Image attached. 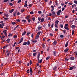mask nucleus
Returning a JSON list of instances; mask_svg holds the SVG:
<instances>
[{
  "mask_svg": "<svg viewBox=\"0 0 77 77\" xmlns=\"http://www.w3.org/2000/svg\"><path fill=\"white\" fill-rule=\"evenodd\" d=\"M74 30H72V35H74Z\"/></svg>",
  "mask_w": 77,
  "mask_h": 77,
  "instance_id": "c9c22d12",
  "label": "nucleus"
},
{
  "mask_svg": "<svg viewBox=\"0 0 77 77\" xmlns=\"http://www.w3.org/2000/svg\"><path fill=\"white\" fill-rule=\"evenodd\" d=\"M15 44H16V42H15L14 43V44L13 46V47H15Z\"/></svg>",
  "mask_w": 77,
  "mask_h": 77,
  "instance_id": "de8ad7c7",
  "label": "nucleus"
},
{
  "mask_svg": "<svg viewBox=\"0 0 77 77\" xmlns=\"http://www.w3.org/2000/svg\"><path fill=\"white\" fill-rule=\"evenodd\" d=\"M75 53L76 54V57H77V52H76V51L75 52Z\"/></svg>",
  "mask_w": 77,
  "mask_h": 77,
  "instance_id": "774afa93",
  "label": "nucleus"
},
{
  "mask_svg": "<svg viewBox=\"0 0 77 77\" xmlns=\"http://www.w3.org/2000/svg\"><path fill=\"white\" fill-rule=\"evenodd\" d=\"M23 37H22V38H21L20 40V41H23Z\"/></svg>",
  "mask_w": 77,
  "mask_h": 77,
  "instance_id": "0e129e2a",
  "label": "nucleus"
},
{
  "mask_svg": "<svg viewBox=\"0 0 77 77\" xmlns=\"http://www.w3.org/2000/svg\"><path fill=\"white\" fill-rule=\"evenodd\" d=\"M57 69V66H55L54 67H53V71H56V69Z\"/></svg>",
  "mask_w": 77,
  "mask_h": 77,
  "instance_id": "9d476101",
  "label": "nucleus"
},
{
  "mask_svg": "<svg viewBox=\"0 0 77 77\" xmlns=\"http://www.w3.org/2000/svg\"><path fill=\"white\" fill-rule=\"evenodd\" d=\"M20 11L22 13H23V12H24V11H25V10H24L21 9Z\"/></svg>",
  "mask_w": 77,
  "mask_h": 77,
  "instance_id": "72a5a7b5",
  "label": "nucleus"
},
{
  "mask_svg": "<svg viewBox=\"0 0 77 77\" xmlns=\"http://www.w3.org/2000/svg\"><path fill=\"white\" fill-rule=\"evenodd\" d=\"M68 45V42H67L65 44V47H67Z\"/></svg>",
  "mask_w": 77,
  "mask_h": 77,
  "instance_id": "aec40b11",
  "label": "nucleus"
},
{
  "mask_svg": "<svg viewBox=\"0 0 77 77\" xmlns=\"http://www.w3.org/2000/svg\"><path fill=\"white\" fill-rule=\"evenodd\" d=\"M19 49V47H16V48L15 50H16V51H17V50H18V49Z\"/></svg>",
  "mask_w": 77,
  "mask_h": 77,
  "instance_id": "79ce46f5",
  "label": "nucleus"
},
{
  "mask_svg": "<svg viewBox=\"0 0 77 77\" xmlns=\"http://www.w3.org/2000/svg\"><path fill=\"white\" fill-rule=\"evenodd\" d=\"M22 22L23 23H26V22H27V20H23Z\"/></svg>",
  "mask_w": 77,
  "mask_h": 77,
  "instance_id": "f704fd0d",
  "label": "nucleus"
},
{
  "mask_svg": "<svg viewBox=\"0 0 77 77\" xmlns=\"http://www.w3.org/2000/svg\"><path fill=\"white\" fill-rule=\"evenodd\" d=\"M65 27H67V26H68V24H66L65 25Z\"/></svg>",
  "mask_w": 77,
  "mask_h": 77,
  "instance_id": "338daca9",
  "label": "nucleus"
},
{
  "mask_svg": "<svg viewBox=\"0 0 77 77\" xmlns=\"http://www.w3.org/2000/svg\"><path fill=\"white\" fill-rule=\"evenodd\" d=\"M4 34L5 35V36H6V37L8 36V34L6 33V32H3Z\"/></svg>",
  "mask_w": 77,
  "mask_h": 77,
  "instance_id": "a878e982",
  "label": "nucleus"
},
{
  "mask_svg": "<svg viewBox=\"0 0 77 77\" xmlns=\"http://www.w3.org/2000/svg\"><path fill=\"white\" fill-rule=\"evenodd\" d=\"M64 29H66L67 30H69V28H68V27L65 26L64 27Z\"/></svg>",
  "mask_w": 77,
  "mask_h": 77,
  "instance_id": "7c9ffc66",
  "label": "nucleus"
},
{
  "mask_svg": "<svg viewBox=\"0 0 77 77\" xmlns=\"http://www.w3.org/2000/svg\"><path fill=\"white\" fill-rule=\"evenodd\" d=\"M54 26V23H53L52 24L51 26V27L52 28H53V27Z\"/></svg>",
  "mask_w": 77,
  "mask_h": 77,
  "instance_id": "680f3d73",
  "label": "nucleus"
},
{
  "mask_svg": "<svg viewBox=\"0 0 77 77\" xmlns=\"http://www.w3.org/2000/svg\"><path fill=\"white\" fill-rule=\"evenodd\" d=\"M4 15H5V16L6 17H9V14H6V13H5L4 14Z\"/></svg>",
  "mask_w": 77,
  "mask_h": 77,
  "instance_id": "6ab92c4d",
  "label": "nucleus"
},
{
  "mask_svg": "<svg viewBox=\"0 0 77 77\" xmlns=\"http://www.w3.org/2000/svg\"><path fill=\"white\" fill-rule=\"evenodd\" d=\"M61 12H62V11H61V10H60L57 12L56 13L59 16V15H60V13H61Z\"/></svg>",
  "mask_w": 77,
  "mask_h": 77,
  "instance_id": "f03ea898",
  "label": "nucleus"
},
{
  "mask_svg": "<svg viewBox=\"0 0 77 77\" xmlns=\"http://www.w3.org/2000/svg\"><path fill=\"white\" fill-rule=\"evenodd\" d=\"M38 60V63H41L42 62V59H41L40 60H39V59Z\"/></svg>",
  "mask_w": 77,
  "mask_h": 77,
  "instance_id": "39448f33",
  "label": "nucleus"
},
{
  "mask_svg": "<svg viewBox=\"0 0 77 77\" xmlns=\"http://www.w3.org/2000/svg\"><path fill=\"white\" fill-rule=\"evenodd\" d=\"M21 0H19L17 2V3H21Z\"/></svg>",
  "mask_w": 77,
  "mask_h": 77,
  "instance_id": "3c124183",
  "label": "nucleus"
},
{
  "mask_svg": "<svg viewBox=\"0 0 77 77\" xmlns=\"http://www.w3.org/2000/svg\"><path fill=\"white\" fill-rule=\"evenodd\" d=\"M31 19H27V21H28V23H30V21H31Z\"/></svg>",
  "mask_w": 77,
  "mask_h": 77,
  "instance_id": "b1692460",
  "label": "nucleus"
},
{
  "mask_svg": "<svg viewBox=\"0 0 77 77\" xmlns=\"http://www.w3.org/2000/svg\"><path fill=\"white\" fill-rule=\"evenodd\" d=\"M31 37H32V38H33V33L32 34Z\"/></svg>",
  "mask_w": 77,
  "mask_h": 77,
  "instance_id": "69168bd1",
  "label": "nucleus"
},
{
  "mask_svg": "<svg viewBox=\"0 0 77 77\" xmlns=\"http://www.w3.org/2000/svg\"><path fill=\"white\" fill-rule=\"evenodd\" d=\"M30 14H33L34 13L33 11H31L30 12Z\"/></svg>",
  "mask_w": 77,
  "mask_h": 77,
  "instance_id": "4d7b16f0",
  "label": "nucleus"
},
{
  "mask_svg": "<svg viewBox=\"0 0 77 77\" xmlns=\"http://www.w3.org/2000/svg\"><path fill=\"white\" fill-rule=\"evenodd\" d=\"M41 17H38V21H41Z\"/></svg>",
  "mask_w": 77,
  "mask_h": 77,
  "instance_id": "473e14b6",
  "label": "nucleus"
},
{
  "mask_svg": "<svg viewBox=\"0 0 77 77\" xmlns=\"http://www.w3.org/2000/svg\"><path fill=\"white\" fill-rule=\"evenodd\" d=\"M74 2L75 4H77V1L76 0H75L74 1Z\"/></svg>",
  "mask_w": 77,
  "mask_h": 77,
  "instance_id": "8fccbe9b",
  "label": "nucleus"
},
{
  "mask_svg": "<svg viewBox=\"0 0 77 77\" xmlns=\"http://www.w3.org/2000/svg\"><path fill=\"white\" fill-rule=\"evenodd\" d=\"M39 35H37L36 36L35 39H37L39 38Z\"/></svg>",
  "mask_w": 77,
  "mask_h": 77,
  "instance_id": "f8f14e48",
  "label": "nucleus"
},
{
  "mask_svg": "<svg viewBox=\"0 0 77 77\" xmlns=\"http://www.w3.org/2000/svg\"><path fill=\"white\" fill-rule=\"evenodd\" d=\"M6 53H7V56L8 57V56L10 55V51L8 50H7Z\"/></svg>",
  "mask_w": 77,
  "mask_h": 77,
  "instance_id": "f257e3e1",
  "label": "nucleus"
},
{
  "mask_svg": "<svg viewBox=\"0 0 77 77\" xmlns=\"http://www.w3.org/2000/svg\"><path fill=\"white\" fill-rule=\"evenodd\" d=\"M17 13H18V11H17V10H16V11H15L14 13H13V16H14V17H15L16 16Z\"/></svg>",
  "mask_w": 77,
  "mask_h": 77,
  "instance_id": "7ed1b4c3",
  "label": "nucleus"
},
{
  "mask_svg": "<svg viewBox=\"0 0 77 77\" xmlns=\"http://www.w3.org/2000/svg\"><path fill=\"white\" fill-rule=\"evenodd\" d=\"M58 23H59V20H57L55 21V24H58Z\"/></svg>",
  "mask_w": 77,
  "mask_h": 77,
  "instance_id": "2eb2a0df",
  "label": "nucleus"
},
{
  "mask_svg": "<svg viewBox=\"0 0 77 77\" xmlns=\"http://www.w3.org/2000/svg\"><path fill=\"white\" fill-rule=\"evenodd\" d=\"M75 26L74 25H73L71 26V27L72 29H74V28H75Z\"/></svg>",
  "mask_w": 77,
  "mask_h": 77,
  "instance_id": "393cba45",
  "label": "nucleus"
},
{
  "mask_svg": "<svg viewBox=\"0 0 77 77\" xmlns=\"http://www.w3.org/2000/svg\"><path fill=\"white\" fill-rule=\"evenodd\" d=\"M60 27L61 28H62L63 27V24H60Z\"/></svg>",
  "mask_w": 77,
  "mask_h": 77,
  "instance_id": "58836bf2",
  "label": "nucleus"
},
{
  "mask_svg": "<svg viewBox=\"0 0 77 77\" xmlns=\"http://www.w3.org/2000/svg\"><path fill=\"white\" fill-rule=\"evenodd\" d=\"M75 59V58H74V57H70L69 58V59H70V60H74Z\"/></svg>",
  "mask_w": 77,
  "mask_h": 77,
  "instance_id": "0eeeda50",
  "label": "nucleus"
},
{
  "mask_svg": "<svg viewBox=\"0 0 77 77\" xmlns=\"http://www.w3.org/2000/svg\"><path fill=\"white\" fill-rule=\"evenodd\" d=\"M26 72L27 73H30V69H28L27 70Z\"/></svg>",
  "mask_w": 77,
  "mask_h": 77,
  "instance_id": "2f4dec72",
  "label": "nucleus"
},
{
  "mask_svg": "<svg viewBox=\"0 0 77 77\" xmlns=\"http://www.w3.org/2000/svg\"><path fill=\"white\" fill-rule=\"evenodd\" d=\"M51 8H52L51 10V12H52V11H54V6H51Z\"/></svg>",
  "mask_w": 77,
  "mask_h": 77,
  "instance_id": "4468645a",
  "label": "nucleus"
},
{
  "mask_svg": "<svg viewBox=\"0 0 77 77\" xmlns=\"http://www.w3.org/2000/svg\"><path fill=\"white\" fill-rule=\"evenodd\" d=\"M11 24H13V25H14L15 24H16V23H15L14 22H13L11 23Z\"/></svg>",
  "mask_w": 77,
  "mask_h": 77,
  "instance_id": "c756f323",
  "label": "nucleus"
},
{
  "mask_svg": "<svg viewBox=\"0 0 77 77\" xmlns=\"http://www.w3.org/2000/svg\"><path fill=\"white\" fill-rule=\"evenodd\" d=\"M29 34H30V32H27V35H29Z\"/></svg>",
  "mask_w": 77,
  "mask_h": 77,
  "instance_id": "bf43d9fd",
  "label": "nucleus"
},
{
  "mask_svg": "<svg viewBox=\"0 0 77 77\" xmlns=\"http://www.w3.org/2000/svg\"><path fill=\"white\" fill-rule=\"evenodd\" d=\"M30 18V15H28L26 17H25V19L26 20H28Z\"/></svg>",
  "mask_w": 77,
  "mask_h": 77,
  "instance_id": "1a4fd4ad",
  "label": "nucleus"
},
{
  "mask_svg": "<svg viewBox=\"0 0 77 77\" xmlns=\"http://www.w3.org/2000/svg\"><path fill=\"white\" fill-rule=\"evenodd\" d=\"M42 27V26H41L40 25H39L38 27V30H40L41 29Z\"/></svg>",
  "mask_w": 77,
  "mask_h": 77,
  "instance_id": "9b49d317",
  "label": "nucleus"
},
{
  "mask_svg": "<svg viewBox=\"0 0 77 77\" xmlns=\"http://www.w3.org/2000/svg\"><path fill=\"white\" fill-rule=\"evenodd\" d=\"M8 0H4L3 2L5 3H6V2H8Z\"/></svg>",
  "mask_w": 77,
  "mask_h": 77,
  "instance_id": "6e6d98bb",
  "label": "nucleus"
},
{
  "mask_svg": "<svg viewBox=\"0 0 77 77\" xmlns=\"http://www.w3.org/2000/svg\"><path fill=\"white\" fill-rule=\"evenodd\" d=\"M54 26L55 27H56L57 28H58L59 27L58 26H57V24H55Z\"/></svg>",
  "mask_w": 77,
  "mask_h": 77,
  "instance_id": "bb28decb",
  "label": "nucleus"
},
{
  "mask_svg": "<svg viewBox=\"0 0 77 77\" xmlns=\"http://www.w3.org/2000/svg\"><path fill=\"white\" fill-rule=\"evenodd\" d=\"M40 54H41L40 53H38L37 56H40Z\"/></svg>",
  "mask_w": 77,
  "mask_h": 77,
  "instance_id": "052dcab7",
  "label": "nucleus"
},
{
  "mask_svg": "<svg viewBox=\"0 0 77 77\" xmlns=\"http://www.w3.org/2000/svg\"><path fill=\"white\" fill-rule=\"evenodd\" d=\"M60 38H63V35H61L60 36Z\"/></svg>",
  "mask_w": 77,
  "mask_h": 77,
  "instance_id": "603ef678",
  "label": "nucleus"
},
{
  "mask_svg": "<svg viewBox=\"0 0 77 77\" xmlns=\"http://www.w3.org/2000/svg\"><path fill=\"white\" fill-rule=\"evenodd\" d=\"M26 32L24 31L23 32L22 34V36H24V35H26Z\"/></svg>",
  "mask_w": 77,
  "mask_h": 77,
  "instance_id": "a211bd4d",
  "label": "nucleus"
},
{
  "mask_svg": "<svg viewBox=\"0 0 77 77\" xmlns=\"http://www.w3.org/2000/svg\"><path fill=\"white\" fill-rule=\"evenodd\" d=\"M52 12V16H53V17H54V16H55L56 12H55L54 11H53Z\"/></svg>",
  "mask_w": 77,
  "mask_h": 77,
  "instance_id": "20e7f679",
  "label": "nucleus"
},
{
  "mask_svg": "<svg viewBox=\"0 0 77 77\" xmlns=\"http://www.w3.org/2000/svg\"><path fill=\"white\" fill-rule=\"evenodd\" d=\"M32 60H30V62H29V64L31 65L32 64Z\"/></svg>",
  "mask_w": 77,
  "mask_h": 77,
  "instance_id": "e2e57ef3",
  "label": "nucleus"
},
{
  "mask_svg": "<svg viewBox=\"0 0 77 77\" xmlns=\"http://www.w3.org/2000/svg\"><path fill=\"white\" fill-rule=\"evenodd\" d=\"M73 68H72V67H70V68H69V70H72V69H73Z\"/></svg>",
  "mask_w": 77,
  "mask_h": 77,
  "instance_id": "c03bdc74",
  "label": "nucleus"
},
{
  "mask_svg": "<svg viewBox=\"0 0 77 77\" xmlns=\"http://www.w3.org/2000/svg\"><path fill=\"white\" fill-rule=\"evenodd\" d=\"M16 21H17V22H18V23L20 22V20L19 19H17Z\"/></svg>",
  "mask_w": 77,
  "mask_h": 77,
  "instance_id": "c85d7f7f",
  "label": "nucleus"
},
{
  "mask_svg": "<svg viewBox=\"0 0 77 77\" xmlns=\"http://www.w3.org/2000/svg\"><path fill=\"white\" fill-rule=\"evenodd\" d=\"M9 5L10 6H13V4H12V3H9Z\"/></svg>",
  "mask_w": 77,
  "mask_h": 77,
  "instance_id": "5fc2aeb1",
  "label": "nucleus"
},
{
  "mask_svg": "<svg viewBox=\"0 0 77 77\" xmlns=\"http://www.w3.org/2000/svg\"><path fill=\"white\" fill-rule=\"evenodd\" d=\"M24 7H26H26H27V4H26L24 5Z\"/></svg>",
  "mask_w": 77,
  "mask_h": 77,
  "instance_id": "864d4df0",
  "label": "nucleus"
},
{
  "mask_svg": "<svg viewBox=\"0 0 77 77\" xmlns=\"http://www.w3.org/2000/svg\"><path fill=\"white\" fill-rule=\"evenodd\" d=\"M40 21L42 23H43L44 21V19L43 18H42Z\"/></svg>",
  "mask_w": 77,
  "mask_h": 77,
  "instance_id": "dca6fc26",
  "label": "nucleus"
},
{
  "mask_svg": "<svg viewBox=\"0 0 77 77\" xmlns=\"http://www.w3.org/2000/svg\"><path fill=\"white\" fill-rule=\"evenodd\" d=\"M41 32H38L37 33V35H40V34H41Z\"/></svg>",
  "mask_w": 77,
  "mask_h": 77,
  "instance_id": "e433bc0d",
  "label": "nucleus"
},
{
  "mask_svg": "<svg viewBox=\"0 0 77 77\" xmlns=\"http://www.w3.org/2000/svg\"><path fill=\"white\" fill-rule=\"evenodd\" d=\"M68 4H69V5H72V4L71 2H69L68 3Z\"/></svg>",
  "mask_w": 77,
  "mask_h": 77,
  "instance_id": "13d9d810",
  "label": "nucleus"
},
{
  "mask_svg": "<svg viewBox=\"0 0 77 77\" xmlns=\"http://www.w3.org/2000/svg\"><path fill=\"white\" fill-rule=\"evenodd\" d=\"M56 44H57V42L56 41H55L53 42V44L54 45H56Z\"/></svg>",
  "mask_w": 77,
  "mask_h": 77,
  "instance_id": "f3484780",
  "label": "nucleus"
},
{
  "mask_svg": "<svg viewBox=\"0 0 77 77\" xmlns=\"http://www.w3.org/2000/svg\"><path fill=\"white\" fill-rule=\"evenodd\" d=\"M14 11V8L12 9L11 10H9V12L10 13H12Z\"/></svg>",
  "mask_w": 77,
  "mask_h": 77,
  "instance_id": "6e6552de",
  "label": "nucleus"
},
{
  "mask_svg": "<svg viewBox=\"0 0 77 77\" xmlns=\"http://www.w3.org/2000/svg\"><path fill=\"white\" fill-rule=\"evenodd\" d=\"M50 56H48V57H47L46 58V60H48V59H50Z\"/></svg>",
  "mask_w": 77,
  "mask_h": 77,
  "instance_id": "4be33fe9",
  "label": "nucleus"
},
{
  "mask_svg": "<svg viewBox=\"0 0 77 77\" xmlns=\"http://www.w3.org/2000/svg\"><path fill=\"white\" fill-rule=\"evenodd\" d=\"M27 42H24L23 43V45H27Z\"/></svg>",
  "mask_w": 77,
  "mask_h": 77,
  "instance_id": "5701e85b",
  "label": "nucleus"
},
{
  "mask_svg": "<svg viewBox=\"0 0 77 77\" xmlns=\"http://www.w3.org/2000/svg\"><path fill=\"white\" fill-rule=\"evenodd\" d=\"M68 50H69V49L68 48H66L65 50H64V53H66V52H68Z\"/></svg>",
  "mask_w": 77,
  "mask_h": 77,
  "instance_id": "ddd939ff",
  "label": "nucleus"
},
{
  "mask_svg": "<svg viewBox=\"0 0 77 77\" xmlns=\"http://www.w3.org/2000/svg\"><path fill=\"white\" fill-rule=\"evenodd\" d=\"M38 74H39L41 72V71L40 70H39V69L38 70Z\"/></svg>",
  "mask_w": 77,
  "mask_h": 77,
  "instance_id": "09e8293b",
  "label": "nucleus"
},
{
  "mask_svg": "<svg viewBox=\"0 0 77 77\" xmlns=\"http://www.w3.org/2000/svg\"><path fill=\"white\" fill-rule=\"evenodd\" d=\"M33 21H35V17H33V18H32Z\"/></svg>",
  "mask_w": 77,
  "mask_h": 77,
  "instance_id": "49530a36",
  "label": "nucleus"
},
{
  "mask_svg": "<svg viewBox=\"0 0 77 77\" xmlns=\"http://www.w3.org/2000/svg\"><path fill=\"white\" fill-rule=\"evenodd\" d=\"M27 42L28 45H30V41H28Z\"/></svg>",
  "mask_w": 77,
  "mask_h": 77,
  "instance_id": "cd10ccee",
  "label": "nucleus"
},
{
  "mask_svg": "<svg viewBox=\"0 0 77 77\" xmlns=\"http://www.w3.org/2000/svg\"><path fill=\"white\" fill-rule=\"evenodd\" d=\"M38 13L39 14H42V11H39L38 12Z\"/></svg>",
  "mask_w": 77,
  "mask_h": 77,
  "instance_id": "a19ab883",
  "label": "nucleus"
},
{
  "mask_svg": "<svg viewBox=\"0 0 77 77\" xmlns=\"http://www.w3.org/2000/svg\"><path fill=\"white\" fill-rule=\"evenodd\" d=\"M56 52L55 51H54L53 52V55H54V56H56Z\"/></svg>",
  "mask_w": 77,
  "mask_h": 77,
  "instance_id": "423d86ee",
  "label": "nucleus"
},
{
  "mask_svg": "<svg viewBox=\"0 0 77 77\" xmlns=\"http://www.w3.org/2000/svg\"><path fill=\"white\" fill-rule=\"evenodd\" d=\"M3 25L0 24V27H1V28H3Z\"/></svg>",
  "mask_w": 77,
  "mask_h": 77,
  "instance_id": "4c0bfd02",
  "label": "nucleus"
},
{
  "mask_svg": "<svg viewBox=\"0 0 77 77\" xmlns=\"http://www.w3.org/2000/svg\"><path fill=\"white\" fill-rule=\"evenodd\" d=\"M10 39L9 38H8L7 39L6 41L8 43H9V42H10Z\"/></svg>",
  "mask_w": 77,
  "mask_h": 77,
  "instance_id": "412c9836",
  "label": "nucleus"
},
{
  "mask_svg": "<svg viewBox=\"0 0 77 77\" xmlns=\"http://www.w3.org/2000/svg\"><path fill=\"white\" fill-rule=\"evenodd\" d=\"M14 38H17V35H14Z\"/></svg>",
  "mask_w": 77,
  "mask_h": 77,
  "instance_id": "37998d69",
  "label": "nucleus"
},
{
  "mask_svg": "<svg viewBox=\"0 0 77 77\" xmlns=\"http://www.w3.org/2000/svg\"><path fill=\"white\" fill-rule=\"evenodd\" d=\"M4 20H9V18L6 17L5 18H4Z\"/></svg>",
  "mask_w": 77,
  "mask_h": 77,
  "instance_id": "a18cd8bd",
  "label": "nucleus"
},
{
  "mask_svg": "<svg viewBox=\"0 0 77 77\" xmlns=\"http://www.w3.org/2000/svg\"><path fill=\"white\" fill-rule=\"evenodd\" d=\"M36 54H36V53H34L33 54V56H36Z\"/></svg>",
  "mask_w": 77,
  "mask_h": 77,
  "instance_id": "ea45409f",
  "label": "nucleus"
}]
</instances>
